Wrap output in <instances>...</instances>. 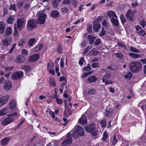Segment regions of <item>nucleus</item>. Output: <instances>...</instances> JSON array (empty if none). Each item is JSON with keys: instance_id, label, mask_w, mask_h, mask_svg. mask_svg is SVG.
<instances>
[{"instance_id": "0eeeda50", "label": "nucleus", "mask_w": 146, "mask_h": 146, "mask_svg": "<svg viewBox=\"0 0 146 146\" xmlns=\"http://www.w3.org/2000/svg\"><path fill=\"white\" fill-rule=\"evenodd\" d=\"M14 118L11 116H9L1 121V124L3 126H6L13 122Z\"/></svg>"}, {"instance_id": "1a4fd4ad", "label": "nucleus", "mask_w": 146, "mask_h": 146, "mask_svg": "<svg viewBox=\"0 0 146 146\" xmlns=\"http://www.w3.org/2000/svg\"><path fill=\"white\" fill-rule=\"evenodd\" d=\"M9 96H6L0 98V106H2L5 104L8 101Z\"/></svg>"}, {"instance_id": "f257e3e1", "label": "nucleus", "mask_w": 146, "mask_h": 146, "mask_svg": "<svg viewBox=\"0 0 146 146\" xmlns=\"http://www.w3.org/2000/svg\"><path fill=\"white\" fill-rule=\"evenodd\" d=\"M141 63L139 62H132L130 63L129 67L132 72H138L141 69Z\"/></svg>"}, {"instance_id": "8fccbe9b", "label": "nucleus", "mask_w": 146, "mask_h": 146, "mask_svg": "<svg viewBox=\"0 0 146 146\" xmlns=\"http://www.w3.org/2000/svg\"><path fill=\"white\" fill-rule=\"evenodd\" d=\"M87 30L88 33H91L92 31V27L91 25H87Z\"/></svg>"}, {"instance_id": "f704fd0d", "label": "nucleus", "mask_w": 146, "mask_h": 146, "mask_svg": "<svg viewBox=\"0 0 146 146\" xmlns=\"http://www.w3.org/2000/svg\"><path fill=\"white\" fill-rule=\"evenodd\" d=\"M35 41V39L34 38H32L29 39L28 41V43L29 46H33L34 43Z\"/></svg>"}, {"instance_id": "bb28decb", "label": "nucleus", "mask_w": 146, "mask_h": 146, "mask_svg": "<svg viewBox=\"0 0 146 146\" xmlns=\"http://www.w3.org/2000/svg\"><path fill=\"white\" fill-rule=\"evenodd\" d=\"M43 47V45L42 44H40L36 46L34 50L36 52H38L41 50Z\"/></svg>"}, {"instance_id": "58836bf2", "label": "nucleus", "mask_w": 146, "mask_h": 146, "mask_svg": "<svg viewBox=\"0 0 146 146\" xmlns=\"http://www.w3.org/2000/svg\"><path fill=\"white\" fill-rule=\"evenodd\" d=\"M106 34V31L103 27H102L101 30L100 32L99 35L100 36H102Z\"/></svg>"}, {"instance_id": "b1692460", "label": "nucleus", "mask_w": 146, "mask_h": 146, "mask_svg": "<svg viewBox=\"0 0 146 146\" xmlns=\"http://www.w3.org/2000/svg\"><path fill=\"white\" fill-rule=\"evenodd\" d=\"M5 25L3 22H0V34H3L4 31Z\"/></svg>"}, {"instance_id": "5fc2aeb1", "label": "nucleus", "mask_w": 146, "mask_h": 146, "mask_svg": "<svg viewBox=\"0 0 146 146\" xmlns=\"http://www.w3.org/2000/svg\"><path fill=\"white\" fill-rule=\"evenodd\" d=\"M120 18L122 23H124L126 21L125 19L122 14H121Z\"/></svg>"}, {"instance_id": "e433bc0d", "label": "nucleus", "mask_w": 146, "mask_h": 146, "mask_svg": "<svg viewBox=\"0 0 146 146\" xmlns=\"http://www.w3.org/2000/svg\"><path fill=\"white\" fill-rule=\"evenodd\" d=\"M140 24V25L144 28L145 29H146V23L144 19H143L141 21Z\"/></svg>"}, {"instance_id": "4be33fe9", "label": "nucleus", "mask_w": 146, "mask_h": 146, "mask_svg": "<svg viewBox=\"0 0 146 146\" xmlns=\"http://www.w3.org/2000/svg\"><path fill=\"white\" fill-rule=\"evenodd\" d=\"M88 39L89 41V43L90 44H92L93 43L96 37L92 35H89L87 36Z\"/></svg>"}, {"instance_id": "aec40b11", "label": "nucleus", "mask_w": 146, "mask_h": 146, "mask_svg": "<svg viewBox=\"0 0 146 146\" xmlns=\"http://www.w3.org/2000/svg\"><path fill=\"white\" fill-rule=\"evenodd\" d=\"M12 29L11 28H7L5 30V33L4 34L5 37H7L9 36L12 34Z\"/></svg>"}, {"instance_id": "393cba45", "label": "nucleus", "mask_w": 146, "mask_h": 146, "mask_svg": "<svg viewBox=\"0 0 146 146\" xmlns=\"http://www.w3.org/2000/svg\"><path fill=\"white\" fill-rule=\"evenodd\" d=\"M97 79V78L94 76H92L89 77L88 79V81L89 83L96 82Z\"/></svg>"}, {"instance_id": "9d476101", "label": "nucleus", "mask_w": 146, "mask_h": 146, "mask_svg": "<svg viewBox=\"0 0 146 146\" xmlns=\"http://www.w3.org/2000/svg\"><path fill=\"white\" fill-rule=\"evenodd\" d=\"M12 41L11 38H5L2 41V44L5 46H7L10 45Z\"/></svg>"}, {"instance_id": "774afa93", "label": "nucleus", "mask_w": 146, "mask_h": 146, "mask_svg": "<svg viewBox=\"0 0 146 146\" xmlns=\"http://www.w3.org/2000/svg\"><path fill=\"white\" fill-rule=\"evenodd\" d=\"M64 59L63 58H61V59L60 64L61 66L62 67H63L64 66Z\"/></svg>"}, {"instance_id": "c9c22d12", "label": "nucleus", "mask_w": 146, "mask_h": 146, "mask_svg": "<svg viewBox=\"0 0 146 146\" xmlns=\"http://www.w3.org/2000/svg\"><path fill=\"white\" fill-rule=\"evenodd\" d=\"M132 73L130 72H129L125 75L124 77L127 79H130L132 77Z\"/></svg>"}, {"instance_id": "72a5a7b5", "label": "nucleus", "mask_w": 146, "mask_h": 146, "mask_svg": "<svg viewBox=\"0 0 146 146\" xmlns=\"http://www.w3.org/2000/svg\"><path fill=\"white\" fill-rule=\"evenodd\" d=\"M21 69L24 70L27 72H29L30 70V68L29 66L26 65L22 66L21 67Z\"/></svg>"}, {"instance_id": "a878e982", "label": "nucleus", "mask_w": 146, "mask_h": 146, "mask_svg": "<svg viewBox=\"0 0 146 146\" xmlns=\"http://www.w3.org/2000/svg\"><path fill=\"white\" fill-rule=\"evenodd\" d=\"M111 77V75L110 73H107L102 78V82H104L105 81L107 80Z\"/></svg>"}, {"instance_id": "6e6d98bb", "label": "nucleus", "mask_w": 146, "mask_h": 146, "mask_svg": "<svg viewBox=\"0 0 146 146\" xmlns=\"http://www.w3.org/2000/svg\"><path fill=\"white\" fill-rule=\"evenodd\" d=\"M72 113V110H70L69 109H68L67 111V113L66 114V116L68 117V116L71 115Z\"/></svg>"}, {"instance_id": "e2e57ef3", "label": "nucleus", "mask_w": 146, "mask_h": 146, "mask_svg": "<svg viewBox=\"0 0 146 146\" xmlns=\"http://www.w3.org/2000/svg\"><path fill=\"white\" fill-rule=\"evenodd\" d=\"M92 47L91 46H88L87 48H86L84 51V52H83V54H85L87 52H88V51L90 50Z\"/></svg>"}, {"instance_id": "4c0bfd02", "label": "nucleus", "mask_w": 146, "mask_h": 146, "mask_svg": "<svg viewBox=\"0 0 146 146\" xmlns=\"http://www.w3.org/2000/svg\"><path fill=\"white\" fill-rule=\"evenodd\" d=\"M91 54L94 55H96L100 53V52L97 50H94V48H93L91 51L90 52Z\"/></svg>"}, {"instance_id": "0e129e2a", "label": "nucleus", "mask_w": 146, "mask_h": 146, "mask_svg": "<svg viewBox=\"0 0 146 146\" xmlns=\"http://www.w3.org/2000/svg\"><path fill=\"white\" fill-rule=\"evenodd\" d=\"M117 44L118 46L121 47H125V44L123 42L117 43Z\"/></svg>"}, {"instance_id": "39448f33", "label": "nucleus", "mask_w": 146, "mask_h": 146, "mask_svg": "<svg viewBox=\"0 0 146 146\" xmlns=\"http://www.w3.org/2000/svg\"><path fill=\"white\" fill-rule=\"evenodd\" d=\"M37 26L36 22L34 19H31L28 21L27 26V28L29 31H32Z\"/></svg>"}, {"instance_id": "a18cd8bd", "label": "nucleus", "mask_w": 146, "mask_h": 146, "mask_svg": "<svg viewBox=\"0 0 146 146\" xmlns=\"http://www.w3.org/2000/svg\"><path fill=\"white\" fill-rule=\"evenodd\" d=\"M115 55L117 58H119L120 59L123 58V55L121 53H116L115 54Z\"/></svg>"}, {"instance_id": "4468645a", "label": "nucleus", "mask_w": 146, "mask_h": 146, "mask_svg": "<svg viewBox=\"0 0 146 146\" xmlns=\"http://www.w3.org/2000/svg\"><path fill=\"white\" fill-rule=\"evenodd\" d=\"M107 15L111 19L114 18H117L115 13L113 11H108L107 12Z\"/></svg>"}, {"instance_id": "603ef678", "label": "nucleus", "mask_w": 146, "mask_h": 146, "mask_svg": "<svg viewBox=\"0 0 146 146\" xmlns=\"http://www.w3.org/2000/svg\"><path fill=\"white\" fill-rule=\"evenodd\" d=\"M117 140L115 136H114L113 137V141L112 143V145H115L116 143H117Z\"/></svg>"}, {"instance_id": "338daca9", "label": "nucleus", "mask_w": 146, "mask_h": 146, "mask_svg": "<svg viewBox=\"0 0 146 146\" xmlns=\"http://www.w3.org/2000/svg\"><path fill=\"white\" fill-rule=\"evenodd\" d=\"M52 5L53 7L56 8L58 6V3L56 1H54L52 2Z\"/></svg>"}, {"instance_id": "c756f323", "label": "nucleus", "mask_w": 146, "mask_h": 146, "mask_svg": "<svg viewBox=\"0 0 146 146\" xmlns=\"http://www.w3.org/2000/svg\"><path fill=\"white\" fill-rule=\"evenodd\" d=\"M117 18H114L111 19V22L115 26H117L118 25V21Z\"/></svg>"}, {"instance_id": "f3484780", "label": "nucleus", "mask_w": 146, "mask_h": 146, "mask_svg": "<svg viewBox=\"0 0 146 146\" xmlns=\"http://www.w3.org/2000/svg\"><path fill=\"white\" fill-rule=\"evenodd\" d=\"M135 27L137 33H138L139 35L143 36L145 35V31L141 27L139 26H136Z\"/></svg>"}, {"instance_id": "6ab92c4d", "label": "nucleus", "mask_w": 146, "mask_h": 146, "mask_svg": "<svg viewBox=\"0 0 146 146\" xmlns=\"http://www.w3.org/2000/svg\"><path fill=\"white\" fill-rule=\"evenodd\" d=\"M39 57L38 54H35L31 56L29 58V60L31 62H35L37 60Z\"/></svg>"}, {"instance_id": "6e6552de", "label": "nucleus", "mask_w": 146, "mask_h": 146, "mask_svg": "<svg viewBox=\"0 0 146 146\" xmlns=\"http://www.w3.org/2000/svg\"><path fill=\"white\" fill-rule=\"evenodd\" d=\"M23 75V72L19 71L15 73L12 76L13 80H17L21 78Z\"/></svg>"}, {"instance_id": "9b49d317", "label": "nucleus", "mask_w": 146, "mask_h": 146, "mask_svg": "<svg viewBox=\"0 0 146 146\" xmlns=\"http://www.w3.org/2000/svg\"><path fill=\"white\" fill-rule=\"evenodd\" d=\"M135 11H132L130 9H129L126 14V17L130 21H132L133 17V13H135Z\"/></svg>"}, {"instance_id": "3c124183", "label": "nucleus", "mask_w": 146, "mask_h": 146, "mask_svg": "<svg viewBox=\"0 0 146 146\" xmlns=\"http://www.w3.org/2000/svg\"><path fill=\"white\" fill-rule=\"evenodd\" d=\"M101 42V40L100 38H97L96 40L94 45H98Z\"/></svg>"}, {"instance_id": "c85d7f7f", "label": "nucleus", "mask_w": 146, "mask_h": 146, "mask_svg": "<svg viewBox=\"0 0 146 146\" xmlns=\"http://www.w3.org/2000/svg\"><path fill=\"white\" fill-rule=\"evenodd\" d=\"M10 108L11 110L13 109L16 106V102L14 100L11 101L9 103Z\"/></svg>"}, {"instance_id": "052dcab7", "label": "nucleus", "mask_w": 146, "mask_h": 146, "mask_svg": "<svg viewBox=\"0 0 146 146\" xmlns=\"http://www.w3.org/2000/svg\"><path fill=\"white\" fill-rule=\"evenodd\" d=\"M101 123L103 127H104L106 126V120L105 119H103L101 122Z\"/></svg>"}, {"instance_id": "f03ea898", "label": "nucleus", "mask_w": 146, "mask_h": 146, "mask_svg": "<svg viewBox=\"0 0 146 146\" xmlns=\"http://www.w3.org/2000/svg\"><path fill=\"white\" fill-rule=\"evenodd\" d=\"M84 128L87 133H90L92 136H95L97 135L98 131L96 128L95 125H89L86 126Z\"/></svg>"}, {"instance_id": "37998d69", "label": "nucleus", "mask_w": 146, "mask_h": 146, "mask_svg": "<svg viewBox=\"0 0 146 146\" xmlns=\"http://www.w3.org/2000/svg\"><path fill=\"white\" fill-rule=\"evenodd\" d=\"M18 31L16 27V24H15L14 25V31L13 35L14 36H16L18 34Z\"/></svg>"}, {"instance_id": "09e8293b", "label": "nucleus", "mask_w": 146, "mask_h": 146, "mask_svg": "<svg viewBox=\"0 0 146 146\" xmlns=\"http://www.w3.org/2000/svg\"><path fill=\"white\" fill-rule=\"evenodd\" d=\"M64 83H62L60 86V88L59 90L61 93H62L63 92L64 88Z\"/></svg>"}, {"instance_id": "412c9836", "label": "nucleus", "mask_w": 146, "mask_h": 146, "mask_svg": "<svg viewBox=\"0 0 146 146\" xmlns=\"http://www.w3.org/2000/svg\"><path fill=\"white\" fill-rule=\"evenodd\" d=\"M12 86V84L9 81H6L4 84V88L6 90H9Z\"/></svg>"}, {"instance_id": "473e14b6", "label": "nucleus", "mask_w": 146, "mask_h": 146, "mask_svg": "<svg viewBox=\"0 0 146 146\" xmlns=\"http://www.w3.org/2000/svg\"><path fill=\"white\" fill-rule=\"evenodd\" d=\"M8 110L7 108H6L3 110L0 111V115L3 116L6 115Z\"/></svg>"}, {"instance_id": "a211bd4d", "label": "nucleus", "mask_w": 146, "mask_h": 146, "mask_svg": "<svg viewBox=\"0 0 146 146\" xmlns=\"http://www.w3.org/2000/svg\"><path fill=\"white\" fill-rule=\"evenodd\" d=\"M25 60V57L22 55H18L15 60L16 62L22 63Z\"/></svg>"}, {"instance_id": "5701e85b", "label": "nucleus", "mask_w": 146, "mask_h": 146, "mask_svg": "<svg viewBox=\"0 0 146 146\" xmlns=\"http://www.w3.org/2000/svg\"><path fill=\"white\" fill-rule=\"evenodd\" d=\"M9 138L8 137L3 139L1 141V145H6L9 143Z\"/></svg>"}, {"instance_id": "79ce46f5", "label": "nucleus", "mask_w": 146, "mask_h": 146, "mask_svg": "<svg viewBox=\"0 0 146 146\" xmlns=\"http://www.w3.org/2000/svg\"><path fill=\"white\" fill-rule=\"evenodd\" d=\"M130 51L132 52L135 53H139V50L136 49L135 48L133 47H131L130 48Z\"/></svg>"}, {"instance_id": "2eb2a0df", "label": "nucleus", "mask_w": 146, "mask_h": 146, "mask_svg": "<svg viewBox=\"0 0 146 146\" xmlns=\"http://www.w3.org/2000/svg\"><path fill=\"white\" fill-rule=\"evenodd\" d=\"M24 24V19L22 18H19L17 21V27L19 29L22 28Z\"/></svg>"}, {"instance_id": "49530a36", "label": "nucleus", "mask_w": 146, "mask_h": 146, "mask_svg": "<svg viewBox=\"0 0 146 146\" xmlns=\"http://www.w3.org/2000/svg\"><path fill=\"white\" fill-rule=\"evenodd\" d=\"M91 67L89 64H88L86 66L84 67L83 68V69L84 70L86 71H90L91 70Z\"/></svg>"}, {"instance_id": "4d7b16f0", "label": "nucleus", "mask_w": 146, "mask_h": 146, "mask_svg": "<svg viewBox=\"0 0 146 146\" xmlns=\"http://www.w3.org/2000/svg\"><path fill=\"white\" fill-rule=\"evenodd\" d=\"M108 136L107 133L105 132H104L103 134V141H105L107 138Z\"/></svg>"}, {"instance_id": "2f4dec72", "label": "nucleus", "mask_w": 146, "mask_h": 146, "mask_svg": "<svg viewBox=\"0 0 146 146\" xmlns=\"http://www.w3.org/2000/svg\"><path fill=\"white\" fill-rule=\"evenodd\" d=\"M59 13L57 10H54L52 12L51 16L54 17H57L58 16Z\"/></svg>"}, {"instance_id": "de8ad7c7", "label": "nucleus", "mask_w": 146, "mask_h": 146, "mask_svg": "<svg viewBox=\"0 0 146 146\" xmlns=\"http://www.w3.org/2000/svg\"><path fill=\"white\" fill-rule=\"evenodd\" d=\"M58 53L61 54L62 52V48L60 45H59L57 49Z\"/></svg>"}, {"instance_id": "7c9ffc66", "label": "nucleus", "mask_w": 146, "mask_h": 146, "mask_svg": "<svg viewBox=\"0 0 146 146\" xmlns=\"http://www.w3.org/2000/svg\"><path fill=\"white\" fill-rule=\"evenodd\" d=\"M129 55L135 58H139L141 56V54H139L133 53L132 52H130L129 54Z\"/></svg>"}, {"instance_id": "13d9d810", "label": "nucleus", "mask_w": 146, "mask_h": 146, "mask_svg": "<svg viewBox=\"0 0 146 146\" xmlns=\"http://www.w3.org/2000/svg\"><path fill=\"white\" fill-rule=\"evenodd\" d=\"M23 4V3L22 1H20L18 3L17 5L19 9L21 8Z\"/></svg>"}, {"instance_id": "ddd939ff", "label": "nucleus", "mask_w": 146, "mask_h": 146, "mask_svg": "<svg viewBox=\"0 0 146 146\" xmlns=\"http://www.w3.org/2000/svg\"><path fill=\"white\" fill-rule=\"evenodd\" d=\"M72 140L71 135L69 133L67 134L66 139L64 141L62 144L64 143H66L68 144H70L72 143Z\"/></svg>"}, {"instance_id": "ea45409f", "label": "nucleus", "mask_w": 146, "mask_h": 146, "mask_svg": "<svg viewBox=\"0 0 146 146\" xmlns=\"http://www.w3.org/2000/svg\"><path fill=\"white\" fill-rule=\"evenodd\" d=\"M14 20V18L13 16H10L7 19V23L9 24H12Z\"/></svg>"}, {"instance_id": "bf43d9fd", "label": "nucleus", "mask_w": 146, "mask_h": 146, "mask_svg": "<svg viewBox=\"0 0 146 146\" xmlns=\"http://www.w3.org/2000/svg\"><path fill=\"white\" fill-rule=\"evenodd\" d=\"M61 11L64 13H66L68 11V9L67 8L65 7L62 8L61 9Z\"/></svg>"}, {"instance_id": "680f3d73", "label": "nucleus", "mask_w": 146, "mask_h": 146, "mask_svg": "<svg viewBox=\"0 0 146 146\" xmlns=\"http://www.w3.org/2000/svg\"><path fill=\"white\" fill-rule=\"evenodd\" d=\"M72 4L76 8L78 4L77 1L76 0H72Z\"/></svg>"}, {"instance_id": "dca6fc26", "label": "nucleus", "mask_w": 146, "mask_h": 146, "mask_svg": "<svg viewBox=\"0 0 146 146\" xmlns=\"http://www.w3.org/2000/svg\"><path fill=\"white\" fill-rule=\"evenodd\" d=\"M87 121L86 117L84 115H82L79 119L78 122L80 124L84 125L86 123Z\"/></svg>"}, {"instance_id": "423d86ee", "label": "nucleus", "mask_w": 146, "mask_h": 146, "mask_svg": "<svg viewBox=\"0 0 146 146\" xmlns=\"http://www.w3.org/2000/svg\"><path fill=\"white\" fill-rule=\"evenodd\" d=\"M104 115L106 117L111 118L113 116H115V113H114L113 110L112 108L107 107Z\"/></svg>"}, {"instance_id": "c03bdc74", "label": "nucleus", "mask_w": 146, "mask_h": 146, "mask_svg": "<svg viewBox=\"0 0 146 146\" xmlns=\"http://www.w3.org/2000/svg\"><path fill=\"white\" fill-rule=\"evenodd\" d=\"M72 0H63L62 4L64 5H70Z\"/></svg>"}, {"instance_id": "cd10ccee", "label": "nucleus", "mask_w": 146, "mask_h": 146, "mask_svg": "<svg viewBox=\"0 0 146 146\" xmlns=\"http://www.w3.org/2000/svg\"><path fill=\"white\" fill-rule=\"evenodd\" d=\"M88 92L89 94L93 95L95 94L96 91L95 89L93 88H90L88 89Z\"/></svg>"}, {"instance_id": "a19ab883", "label": "nucleus", "mask_w": 146, "mask_h": 146, "mask_svg": "<svg viewBox=\"0 0 146 146\" xmlns=\"http://www.w3.org/2000/svg\"><path fill=\"white\" fill-rule=\"evenodd\" d=\"M50 83L52 86L54 87L56 86V84L55 80L54 79H50Z\"/></svg>"}, {"instance_id": "f8f14e48", "label": "nucleus", "mask_w": 146, "mask_h": 146, "mask_svg": "<svg viewBox=\"0 0 146 146\" xmlns=\"http://www.w3.org/2000/svg\"><path fill=\"white\" fill-rule=\"evenodd\" d=\"M93 30L96 32H98L101 28V25L97 21H95L94 23Z\"/></svg>"}, {"instance_id": "20e7f679", "label": "nucleus", "mask_w": 146, "mask_h": 146, "mask_svg": "<svg viewBox=\"0 0 146 146\" xmlns=\"http://www.w3.org/2000/svg\"><path fill=\"white\" fill-rule=\"evenodd\" d=\"M46 15L42 11H40L38 13V18L37 21V23L40 24H43L45 23Z\"/></svg>"}, {"instance_id": "864d4df0", "label": "nucleus", "mask_w": 146, "mask_h": 146, "mask_svg": "<svg viewBox=\"0 0 146 146\" xmlns=\"http://www.w3.org/2000/svg\"><path fill=\"white\" fill-rule=\"evenodd\" d=\"M84 21V19L83 18H82L81 19H80L79 20H77L76 21H75L74 23L73 24L76 25L78 24L80 22H83Z\"/></svg>"}, {"instance_id": "69168bd1", "label": "nucleus", "mask_w": 146, "mask_h": 146, "mask_svg": "<svg viewBox=\"0 0 146 146\" xmlns=\"http://www.w3.org/2000/svg\"><path fill=\"white\" fill-rule=\"evenodd\" d=\"M16 45V44L15 43H14L13 45L12 46V47H11V48L10 49V50H9V53H11L12 51H13L14 49V48H15V46Z\"/></svg>"}, {"instance_id": "7ed1b4c3", "label": "nucleus", "mask_w": 146, "mask_h": 146, "mask_svg": "<svg viewBox=\"0 0 146 146\" xmlns=\"http://www.w3.org/2000/svg\"><path fill=\"white\" fill-rule=\"evenodd\" d=\"M76 130L74 133H72L73 137L75 139L77 138L78 136H83L84 135L85 132L83 128L80 125H77L76 127Z\"/></svg>"}]
</instances>
